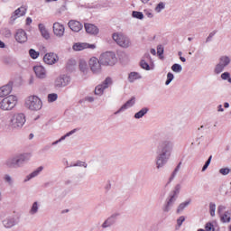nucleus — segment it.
<instances>
[{
	"label": "nucleus",
	"instance_id": "1",
	"mask_svg": "<svg viewBox=\"0 0 231 231\" xmlns=\"http://www.w3.org/2000/svg\"><path fill=\"white\" fill-rule=\"evenodd\" d=\"M171 151V143L164 142L159 145V157L157 159V167L160 169V167H162L163 164L167 162V158L165 155L167 152Z\"/></svg>",
	"mask_w": 231,
	"mask_h": 231
},
{
	"label": "nucleus",
	"instance_id": "2",
	"mask_svg": "<svg viewBox=\"0 0 231 231\" xmlns=\"http://www.w3.org/2000/svg\"><path fill=\"white\" fill-rule=\"evenodd\" d=\"M17 97L10 95L0 101V109L2 111H12L17 106Z\"/></svg>",
	"mask_w": 231,
	"mask_h": 231
},
{
	"label": "nucleus",
	"instance_id": "3",
	"mask_svg": "<svg viewBox=\"0 0 231 231\" xmlns=\"http://www.w3.org/2000/svg\"><path fill=\"white\" fill-rule=\"evenodd\" d=\"M25 106L32 111H39L42 107V101L37 96H30L25 101Z\"/></svg>",
	"mask_w": 231,
	"mask_h": 231
},
{
	"label": "nucleus",
	"instance_id": "4",
	"mask_svg": "<svg viewBox=\"0 0 231 231\" xmlns=\"http://www.w3.org/2000/svg\"><path fill=\"white\" fill-rule=\"evenodd\" d=\"M100 62L103 66H115L116 64V55L111 51L105 52L100 56Z\"/></svg>",
	"mask_w": 231,
	"mask_h": 231
},
{
	"label": "nucleus",
	"instance_id": "5",
	"mask_svg": "<svg viewBox=\"0 0 231 231\" xmlns=\"http://www.w3.org/2000/svg\"><path fill=\"white\" fill-rule=\"evenodd\" d=\"M112 37L116 44H118V46H121V48H129V46H131V42L129 41V38H127L122 32H116L113 34Z\"/></svg>",
	"mask_w": 231,
	"mask_h": 231
},
{
	"label": "nucleus",
	"instance_id": "6",
	"mask_svg": "<svg viewBox=\"0 0 231 231\" xmlns=\"http://www.w3.org/2000/svg\"><path fill=\"white\" fill-rule=\"evenodd\" d=\"M26 123V116L24 114H16L11 118V127L14 129H21Z\"/></svg>",
	"mask_w": 231,
	"mask_h": 231
},
{
	"label": "nucleus",
	"instance_id": "7",
	"mask_svg": "<svg viewBox=\"0 0 231 231\" xmlns=\"http://www.w3.org/2000/svg\"><path fill=\"white\" fill-rule=\"evenodd\" d=\"M88 64L93 73H100L102 71V66L100 65V60H98L97 58H91Z\"/></svg>",
	"mask_w": 231,
	"mask_h": 231
},
{
	"label": "nucleus",
	"instance_id": "8",
	"mask_svg": "<svg viewBox=\"0 0 231 231\" xmlns=\"http://www.w3.org/2000/svg\"><path fill=\"white\" fill-rule=\"evenodd\" d=\"M112 84H113V80L111 79V78H106L104 80L103 84L96 87L95 88L96 95H102L104 93V89H107V88H109V86H111Z\"/></svg>",
	"mask_w": 231,
	"mask_h": 231
},
{
	"label": "nucleus",
	"instance_id": "9",
	"mask_svg": "<svg viewBox=\"0 0 231 231\" xmlns=\"http://www.w3.org/2000/svg\"><path fill=\"white\" fill-rule=\"evenodd\" d=\"M230 64V58L229 57H221L219 63L215 68V72L219 74L223 69H225L226 66Z\"/></svg>",
	"mask_w": 231,
	"mask_h": 231
},
{
	"label": "nucleus",
	"instance_id": "10",
	"mask_svg": "<svg viewBox=\"0 0 231 231\" xmlns=\"http://www.w3.org/2000/svg\"><path fill=\"white\" fill-rule=\"evenodd\" d=\"M43 62L49 64L50 66L59 62V56L53 52H50L44 55Z\"/></svg>",
	"mask_w": 231,
	"mask_h": 231
},
{
	"label": "nucleus",
	"instance_id": "11",
	"mask_svg": "<svg viewBox=\"0 0 231 231\" xmlns=\"http://www.w3.org/2000/svg\"><path fill=\"white\" fill-rule=\"evenodd\" d=\"M225 208H226L224 206H219L217 213L220 216V219H221L222 223H230V216H231V214L228 211L225 212Z\"/></svg>",
	"mask_w": 231,
	"mask_h": 231
},
{
	"label": "nucleus",
	"instance_id": "12",
	"mask_svg": "<svg viewBox=\"0 0 231 231\" xmlns=\"http://www.w3.org/2000/svg\"><path fill=\"white\" fill-rule=\"evenodd\" d=\"M52 30L56 37H62L64 35V32H66L64 25L59 22L53 23Z\"/></svg>",
	"mask_w": 231,
	"mask_h": 231
},
{
	"label": "nucleus",
	"instance_id": "13",
	"mask_svg": "<svg viewBox=\"0 0 231 231\" xmlns=\"http://www.w3.org/2000/svg\"><path fill=\"white\" fill-rule=\"evenodd\" d=\"M14 39L20 44H23L28 41V35L26 34V32H24V30L19 29L14 35Z\"/></svg>",
	"mask_w": 231,
	"mask_h": 231
},
{
	"label": "nucleus",
	"instance_id": "14",
	"mask_svg": "<svg viewBox=\"0 0 231 231\" xmlns=\"http://www.w3.org/2000/svg\"><path fill=\"white\" fill-rule=\"evenodd\" d=\"M33 71L38 79H46V69L42 65H36L33 67Z\"/></svg>",
	"mask_w": 231,
	"mask_h": 231
},
{
	"label": "nucleus",
	"instance_id": "15",
	"mask_svg": "<svg viewBox=\"0 0 231 231\" xmlns=\"http://www.w3.org/2000/svg\"><path fill=\"white\" fill-rule=\"evenodd\" d=\"M14 88V83L9 82L7 85L0 88V97H8L9 94L12 93V88Z\"/></svg>",
	"mask_w": 231,
	"mask_h": 231
},
{
	"label": "nucleus",
	"instance_id": "16",
	"mask_svg": "<svg viewBox=\"0 0 231 231\" xmlns=\"http://www.w3.org/2000/svg\"><path fill=\"white\" fill-rule=\"evenodd\" d=\"M26 10L27 9L25 6H21L18 9H16L11 16V21H15V19H19V17L26 15Z\"/></svg>",
	"mask_w": 231,
	"mask_h": 231
},
{
	"label": "nucleus",
	"instance_id": "17",
	"mask_svg": "<svg viewBox=\"0 0 231 231\" xmlns=\"http://www.w3.org/2000/svg\"><path fill=\"white\" fill-rule=\"evenodd\" d=\"M90 48L91 50H95V44H88V43H75L72 47L74 51H82V50H86Z\"/></svg>",
	"mask_w": 231,
	"mask_h": 231
},
{
	"label": "nucleus",
	"instance_id": "18",
	"mask_svg": "<svg viewBox=\"0 0 231 231\" xmlns=\"http://www.w3.org/2000/svg\"><path fill=\"white\" fill-rule=\"evenodd\" d=\"M26 160H30V155L28 153L21 155L18 159H14L11 162H8L7 165L12 167L13 165H19L21 162H26Z\"/></svg>",
	"mask_w": 231,
	"mask_h": 231
},
{
	"label": "nucleus",
	"instance_id": "19",
	"mask_svg": "<svg viewBox=\"0 0 231 231\" xmlns=\"http://www.w3.org/2000/svg\"><path fill=\"white\" fill-rule=\"evenodd\" d=\"M69 27L72 32H80L82 30V23L79 21L71 20L69 22Z\"/></svg>",
	"mask_w": 231,
	"mask_h": 231
},
{
	"label": "nucleus",
	"instance_id": "20",
	"mask_svg": "<svg viewBox=\"0 0 231 231\" xmlns=\"http://www.w3.org/2000/svg\"><path fill=\"white\" fill-rule=\"evenodd\" d=\"M85 30L87 33H90V35H97V33H98V28L95 26V24L85 23Z\"/></svg>",
	"mask_w": 231,
	"mask_h": 231
},
{
	"label": "nucleus",
	"instance_id": "21",
	"mask_svg": "<svg viewBox=\"0 0 231 231\" xmlns=\"http://www.w3.org/2000/svg\"><path fill=\"white\" fill-rule=\"evenodd\" d=\"M69 82V78H58L55 81V86L57 88H64L65 86H68V83Z\"/></svg>",
	"mask_w": 231,
	"mask_h": 231
},
{
	"label": "nucleus",
	"instance_id": "22",
	"mask_svg": "<svg viewBox=\"0 0 231 231\" xmlns=\"http://www.w3.org/2000/svg\"><path fill=\"white\" fill-rule=\"evenodd\" d=\"M38 28L43 39H46V40L50 39V32H48V30H46V27L44 26V24L40 23L38 25Z\"/></svg>",
	"mask_w": 231,
	"mask_h": 231
},
{
	"label": "nucleus",
	"instance_id": "23",
	"mask_svg": "<svg viewBox=\"0 0 231 231\" xmlns=\"http://www.w3.org/2000/svg\"><path fill=\"white\" fill-rule=\"evenodd\" d=\"M4 226L5 228H12V226H14L15 225V219L14 218H6L5 220L3 221Z\"/></svg>",
	"mask_w": 231,
	"mask_h": 231
},
{
	"label": "nucleus",
	"instance_id": "24",
	"mask_svg": "<svg viewBox=\"0 0 231 231\" xmlns=\"http://www.w3.org/2000/svg\"><path fill=\"white\" fill-rule=\"evenodd\" d=\"M42 169H43L42 166H40L36 171H34L30 175H28L27 179H25L24 181H30L32 178H35V176H38L39 172H42Z\"/></svg>",
	"mask_w": 231,
	"mask_h": 231
},
{
	"label": "nucleus",
	"instance_id": "25",
	"mask_svg": "<svg viewBox=\"0 0 231 231\" xmlns=\"http://www.w3.org/2000/svg\"><path fill=\"white\" fill-rule=\"evenodd\" d=\"M132 106H134V98L128 100L125 105L121 106L119 111H125V109H128V107H132Z\"/></svg>",
	"mask_w": 231,
	"mask_h": 231
},
{
	"label": "nucleus",
	"instance_id": "26",
	"mask_svg": "<svg viewBox=\"0 0 231 231\" xmlns=\"http://www.w3.org/2000/svg\"><path fill=\"white\" fill-rule=\"evenodd\" d=\"M140 79V74L138 72H131L128 76L129 82H133L134 80H138Z\"/></svg>",
	"mask_w": 231,
	"mask_h": 231
},
{
	"label": "nucleus",
	"instance_id": "27",
	"mask_svg": "<svg viewBox=\"0 0 231 231\" xmlns=\"http://www.w3.org/2000/svg\"><path fill=\"white\" fill-rule=\"evenodd\" d=\"M29 55H30L31 59L35 60V59H39L40 53H39V51H36L35 50L31 49L29 51Z\"/></svg>",
	"mask_w": 231,
	"mask_h": 231
},
{
	"label": "nucleus",
	"instance_id": "28",
	"mask_svg": "<svg viewBox=\"0 0 231 231\" xmlns=\"http://www.w3.org/2000/svg\"><path fill=\"white\" fill-rule=\"evenodd\" d=\"M147 111H148L147 108H143L142 110H140L134 115V118H142V116L147 114Z\"/></svg>",
	"mask_w": 231,
	"mask_h": 231
},
{
	"label": "nucleus",
	"instance_id": "29",
	"mask_svg": "<svg viewBox=\"0 0 231 231\" xmlns=\"http://www.w3.org/2000/svg\"><path fill=\"white\" fill-rule=\"evenodd\" d=\"M79 69L83 73H86V71H88V63H86V61H81L79 63Z\"/></svg>",
	"mask_w": 231,
	"mask_h": 231
},
{
	"label": "nucleus",
	"instance_id": "30",
	"mask_svg": "<svg viewBox=\"0 0 231 231\" xmlns=\"http://www.w3.org/2000/svg\"><path fill=\"white\" fill-rule=\"evenodd\" d=\"M209 212L210 216L214 217L216 216V204L210 203L209 204Z\"/></svg>",
	"mask_w": 231,
	"mask_h": 231
},
{
	"label": "nucleus",
	"instance_id": "31",
	"mask_svg": "<svg viewBox=\"0 0 231 231\" xmlns=\"http://www.w3.org/2000/svg\"><path fill=\"white\" fill-rule=\"evenodd\" d=\"M171 69H172V71H174L175 73H180V72L181 71L182 68H181V65L175 63V64H173V65L171 66Z\"/></svg>",
	"mask_w": 231,
	"mask_h": 231
},
{
	"label": "nucleus",
	"instance_id": "32",
	"mask_svg": "<svg viewBox=\"0 0 231 231\" xmlns=\"http://www.w3.org/2000/svg\"><path fill=\"white\" fill-rule=\"evenodd\" d=\"M74 133H77V129H73L72 131L67 133L64 136H62L58 142H61V140H66V137L68 136H71V134H73ZM58 142L54 143H58Z\"/></svg>",
	"mask_w": 231,
	"mask_h": 231
},
{
	"label": "nucleus",
	"instance_id": "33",
	"mask_svg": "<svg viewBox=\"0 0 231 231\" xmlns=\"http://www.w3.org/2000/svg\"><path fill=\"white\" fill-rule=\"evenodd\" d=\"M133 17H135V19H143V14L142 12L134 11Z\"/></svg>",
	"mask_w": 231,
	"mask_h": 231
},
{
	"label": "nucleus",
	"instance_id": "34",
	"mask_svg": "<svg viewBox=\"0 0 231 231\" xmlns=\"http://www.w3.org/2000/svg\"><path fill=\"white\" fill-rule=\"evenodd\" d=\"M173 79H174V75L172 73L169 72L167 74V80L165 82L166 86H169L170 82H172Z\"/></svg>",
	"mask_w": 231,
	"mask_h": 231
},
{
	"label": "nucleus",
	"instance_id": "35",
	"mask_svg": "<svg viewBox=\"0 0 231 231\" xmlns=\"http://www.w3.org/2000/svg\"><path fill=\"white\" fill-rule=\"evenodd\" d=\"M211 162H212V155L209 156V158L206 162L205 165L203 166V168H202L203 172H204V171H207V169H208V165H210Z\"/></svg>",
	"mask_w": 231,
	"mask_h": 231
},
{
	"label": "nucleus",
	"instance_id": "36",
	"mask_svg": "<svg viewBox=\"0 0 231 231\" xmlns=\"http://www.w3.org/2000/svg\"><path fill=\"white\" fill-rule=\"evenodd\" d=\"M220 174H222V176H226V174L230 173V169L228 168H221L219 170Z\"/></svg>",
	"mask_w": 231,
	"mask_h": 231
},
{
	"label": "nucleus",
	"instance_id": "37",
	"mask_svg": "<svg viewBox=\"0 0 231 231\" xmlns=\"http://www.w3.org/2000/svg\"><path fill=\"white\" fill-rule=\"evenodd\" d=\"M140 66L143 69H150L149 63L145 62L143 60H141Z\"/></svg>",
	"mask_w": 231,
	"mask_h": 231
},
{
	"label": "nucleus",
	"instance_id": "38",
	"mask_svg": "<svg viewBox=\"0 0 231 231\" xmlns=\"http://www.w3.org/2000/svg\"><path fill=\"white\" fill-rule=\"evenodd\" d=\"M57 94H49L48 96V101L49 102H55L57 100Z\"/></svg>",
	"mask_w": 231,
	"mask_h": 231
},
{
	"label": "nucleus",
	"instance_id": "39",
	"mask_svg": "<svg viewBox=\"0 0 231 231\" xmlns=\"http://www.w3.org/2000/svg\"><path fill=\"white\" fill-rule=\"evenodd\" d=\"M205 229L206 231H215L214 225H212V223H207Z\"/></svg>",
	"mask_w": 231,
	"mask_h": 231
},
{
	"label": "nucleus",
	"instance_id": "40",
	"mask_svg": "<svg viewBox=\"0 0 231 231\" xmlns=\"http://www.w3.org/2000/svg\"><path fill=\"white\" fill-rule=\"evenodd\" d=\"M37 210H39V207L37 205V202H34L31 208V214H35L37 212Z\"/></svg>",
	"mask_w": 231,
	"mask_h": 231
},
{
	"label": "nucleus",
	"instance_id": "41",
	"mask_svg": "<svg viewBox=\"0 0 231 231\" xmlns=\"http://www.w3.org/2000/svg\"><path fill=\"white\" fill-rule=\"evenodd\" d=\"M187 205H189V202L181 203L177 209V213L180 214Z\"/></svg>",
	"mask_w": 231,
	"mask_h": 231
},
{
	"label": "nucleus",
	"instance_id": "42",
	"mask_svg": "<svg viewBox=\"0 0 231 231\" xmlns=\"http://www.w3.org/2000/svg\"><path fill=\"white\" fill-rule=\"evenodd\" d=\"M163 8H165V5H163V3H160V4L155 7V10H156V12H162V10H163Z\"/></svg>",
	"mask_w": 231,
	"mask_h": 231
},
{
	"label": "nucleus",
	"instance_id": "43",
	"mask_svg": "<svg viewBox=\"0 0 231 231\" xmlns=\"http://www.w3.org/2000/svg\"><path fill=\"white\" fill-rule=\"evenodd\" d=\"M157 53L159 57H162V55H163V46L159 45L157 47Z\"/></svg>",
	"mask_w": 231,
	"mask_h": 231
},
{
	"label": "nucleus",
	"instance_id": "44",
	"mask_svg": "<svg viewBox=\"0 0 231 231\" xmlns=\"http://www.w3.org/2000/svg\"><path fill=\"white\" fill-rule=\"evenodd\" d=\"M221 79L223 80H227L228 79H230V73L228 72H224L221 74Z\"/></svg>",
	"mask_w": 231,
	"mask_h": 231
},
{
	"label": "nucleus",
	"instance_id": "45",
	"mask_svg": "<svg viewBox=\"0 0 231 231\" xmlns=\"http://www.w3.org/2000/svg\"><path fill=\"white\" fill-rule=\"evenodd\" d=\"M183 221H185V217H180L177 220L178 226H181V225H183Z\"/></svg>",
	"mask_w": 231,
	"mask_h": 231
},
{
	"label": "nucleus",
	"instance_id": "46",
	"mask_svg": "<svg viewBox=\"0 0 231 231\" xmlns=\"http://www.w3.org/2000/svg\"><path fill=\"white\" fill-rule=\"evenodd\" d=\"M180 167H181V162H180L177 166V168L175 169V171L172 173L171 178L170 179V180H171L174 178V175L178 172V171H180Z\"/></svg>",
	"mask_w": 231,
	"mask_h": 231
},
{
	"label": "nucleus",
	"instance_id": "47",
	"mask_svg": "<svg viewBox=\"0 0 231 231\" xmlns=\"http://www.w3.org/2000/svg\"><path fill=\"white\" fill-rule=\"evenodd\" d=\"M110 225H111V218H108L104 222L103 228H107V226H109Z\"/></svg>",
	"mask_w": 231,
	"mask_h": 231
},
{
	"label": "nucleus",
	"instance_id": "48",
	"mask_svg": "<svg viewBox=\"0 0 231 231\" xmlns=\"http://www.w3.org/2000/svg\"><path fill=\"white\" fill-rule=\"evenodd\" d=\"M5 181H7L8 183H10V181H12V178L9 175H5Z\"/></svg>",
	"mask_w": 231,
	"mask_h": 231
},
{
	"label": "nucleus",
	"instance_id": "49",
	"mask_svg": "<svg viewBox=\"0 0 231 231\" xmlns=\"http://www.w3.org/2000/svg\"><path fill=\"white\" fill-rule=\"evenodd\" d=\"M26 24H27L28 26H30V24H32V18H30V17H27V18H26Z\"/></svg>",
	"mask_w": 231,
	"mask_h": 231
},
{
	"label": "nucleus",
	"instance_id": "50",
	"mask_svg": "<svg viewBox=\"0 0 231 231\" xmlns=\"http://www.w3.org/2000/svg\"><path fill=\"white\" fill-rule=\"evenodd\" d=\"M79 167H87L86 162H79L77 163Z\"/></svg>",
	"mask_w": 231,
	"mask_h": 231
},
{
	"label": "nucleus",
	"instance_id": "51",
	"mask_svg": "<svg viewBox=\"0 0 231 231\" xmlns=\"http://www.w3.org/2000/svg\"><path fill=\"white\" fill-rule=\"evenodd\" d=\"M172 201H174V195L171 196V198L170 200L168 201V205H171V203H172Z\"/></svg>",
	"mask_w": 231,
	"mask_h": 231
},
{
	"label": "nucleus",
	"instance_id": "52",
	"mask_svg": "<svg viewBox=\"0 0 231 231\" xmlns=\"http://www.w3.org/2000/svg\"><path fill=\"white\" fill-rule=\"evenodd\" d=\"M150 51H151L152 55H156V50L151 49Z\"/></svg>",
	"mask_w": 231,
	"mask_h": 231
},
{
	"label": "nucleus",
	"instance_id": "53",
	"mask_svg": "<svg viewBox=\"0 0 231 231\" xmlns=\"http://www.w3.org/2000/svg\"><path fill=\"white\" fill-rule=\"evenodd\" d=\"M0 48H5V42L0 40Z\"/></svg>",
	"mask_w": 231,
	"mask_h": 231
},
{
	"label": "nucleus",
	"instance_id": "54",
	"mask_svg": "<svg viewBox=\"0 0 231 231\" xmlns=\"http://www.w3.org/2000/svg\"><path fill=\"white\" fill-rule=\"evenodd\" d=\"M180 60H181V62H186V60H187L185 58H183L181 56L180 57Z\"/></svg>",
	"mask_w": 231,
	"mask_h": 231
},
{
	"label": "nucleus",
	"instance_id": "55",
	"mask_svg": "<svg viewBox=\"0 0 231 231\" xmlns=\"http://www.w3.org/2000/svg\"><path fill=\"white\" fill-rule=\"evenodd\" d=\"M229 106H230V105H229L228 103H225V104H224V107H229Z\"/></svg>",
	"mask_w": 231,
	"mask_h": 231
},
{
	"label": "nucleus",
	"instance_id": "56",
	"mask_svg": "<svg viewBox=\"0 0 231 231\" xmlns=\"http://www.w3.org/2000/svg\"><path fill=\"white\" fill-rule=\"evenodd\" d=\"M141 1L145 5L148 1H151V0H141Z\"/></svg>",
	"mask_w": 231,
	"mask_h": 231
},
{
	"label": "nucleus",
	"instance_id": "57",
	"mask_svg": "<svg viewBox=\"0 0 231 231\" xmlns=\"http://www.w3.org/2000/svg\"><path fill=\"white\" fill-rule=\"evenodd\" d=\"M29 138H30V140H32V138H33V134H31L29 135Z\"/></svg>",
	"mask_w": 231,
	"mask_h": 231
},
{
	"label": "nucleus",
	"instance_id": "58",
	"mask_svg": "<svg viewBox=\"0 0 231 231\" xmlns=\"http://www.w3.org/2000/svg\"><path fill=\"white\" fill-rule=\"evenodd\" d=\"M88 102H93V97H88Z\"/></svg>",
	"mask_w": 231,
	"mask_h": 231
},
{
	"label": "nucleus",
	"instance_id": "59",
	"mask_svg": "<svg viewBox=\"0 0 231 231\" xmlns=\"http://www.w3.org/2000/svg\"><path fill=\"white\" fill-rule=\"evenodd\" d=\"M214 35V33H210L209 36L208 37V39H210V37H212Z\"/></svg>",
	"mask_w": 231,
	"mask_h": 231
},
{
	"label": "nucleus",
	"instance_id": "60",
	"mask_svg": "<svg viewBox=\"0 0 231 231\" xmlns=\"http://www.w3.org/2000/svg\"><path fill=\"white\" fill-rule=\"evenodd\" d=\"M219 109H218V111H223V108L221 107V106H219Z\"/></svg>",
	"mask_w": 231,
	"mask_h": 231
},
{
	"label": "nucleus",
	"instance_id": "61",
	"mask_svg": "<svg viewBox=\"0 0 231 231\" xmlns=\"http://www.w3.org/2000/svg\"><path fill=\"white\" fill-rule=\"evenodd\" d=\"M227 80H228V82H230V84H231V79H230V78H228V79H227Z\"/></svg>",
	"mask_w": 231,
	"mask_h": 231
},
{
	"label": "nucleus",
	"instance_id": "62",
	"mask_svg": "<svg viewBox=\"0 0 231 231\" xmlns=\"http://www.w3.org/2000/svg\"><path fill=\"white\" fill-rule=\"evenodd\" d=\"M179 57H181V51L179 52Z\"/></svg>",
	"mask_w": 231,
	"mask_h": 231
},
{
	"label": "nucleus",
	"instance_id": "63",
	"mask_svg": "<svg viewBox=\"0 0 231 231\" xmlns=\"http://www.w3.org/2000/svg\"><path fill=\"white\" fill-rule=\"evenodd\" d=\"M180 189V186H177V190H179Z\"/></svg>",
	"mask_w": 231,
	"mask_h": 231
},
{
	"label": "nucleus",
	"instance_id": "64",
	"mask_svg": "<svg viewBox=\"0 0 231 231\" xmlns=\"http://www.w3.org/2000/svg\"><path fill=\"white\" fill-rule=\"evenodd\" d=\"M189 41H192V39H191V38H189Z\"/></svg>",
	"mask_w": 231,
	"mask_h": 231
}]
</instances>
